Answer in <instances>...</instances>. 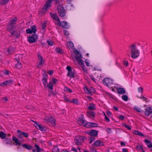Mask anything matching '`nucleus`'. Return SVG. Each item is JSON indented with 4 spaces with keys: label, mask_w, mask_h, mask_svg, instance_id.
I'll list each match as a JSON object with an SVG mask.
<instances>
[{
    "label": "nucleus",
    "mask_w": 152,
    "mask_h": 152,
    "mask_svg": "<svg viewBox=\"0 0 152 152\" xmlns=\"http://www.w3.org/2000/svg\"><path fill=\"white\" fill-rule=\"evenodd\" d=\"M124 126L125 127L129 130H130L131 129V127L129 126L127 124H124Z\"/></svg>",
    "instance_id": "6e6d98bb"
},
{
    "label": "nucleus",
    "mask_w": 152,
    "mask_h": 152,
    "mask_svg": "<svg viewBox=\"0 0 152 152\" xmlns=\"http://www.w3.org/2000/svg\"><path fill=\"white\" fill-rule=\"evenodd\" d=\"M75 142L76 145H80L82 142L81 136H78L75 137Z\"/></svg>",
    "instance_id": "9b49d317"
},
{
    "label": "nucleus",
    "mask_w": 152,
    "mask_h": 152,
    "mask_svg": "<svg viewBox=\"0 0 152 152\" xmlns=\"http://www.w3.org/2000/svg\"><path fill=\"white\" fill-rule=\"evenodd\" d=\"M19 133V134H18V137L20 138V139H22L23 138V135H22V134L21 133Z\"/></svg>",
    "instance_id": "4d7b16f0"
},
{
    "label": "nucleus",
    "mask_w": 152,
    "mask_h": 152,
    "mask_svg": "<svg viewBox=\"0 0 152 152\" xmlns=\"http://www.w3.org/2000/svg\"><path fill=\"white\" fill-rule=\"evenodd\" d=\"M10 0H1L0 1V5H4L7 4Z\"/></svg>",
    "instance_id": "cd10ccee"
},
{
    "label": "nucleus",
    "mask_w": 152,
    "mask_h": 152,
    "mask_svg": "<svg viewBox=\"0 0 152 152\" xmlns=\"http://www.w3.org/2000/svg\"><path fill=\"white\" fill-rule=\"evenodd\" d=\"M26 32L27 34H31L32 32L30 28H28L26 30Z\"/></svg>",
    "instance_id": "603ef678"
},
{
    "label": "nucleus",
    "mask_w": 152,
    "mask_h": 152,
    "mask_svg": "<svg viewBox=\"0 0 152 152\" xmlns=\"http://www.w3.org/2000/svg\"><path fill=\"white\" fill-rule=\"evenodd\" d=\"M66 69L67 70L68 72L67 76L71 78H74V73L72 70V67L69 66H67Z\"/></svg>",
    "instance_id": "423d86ee"
},
{
    "label": "nucleus",
    "mask_w": 152,
    "mask_h": 152,
    "mask_svg": "<svg viewBox=\"0 0 152 152\" xmlns=\"http://www.w3.org/2000/svg\"><path fill=\"white\" fill-rule=\"evenodd\" d=\"M86 133L91 137H96L98 134V131L96 130H92Z\"/></svg>",
    "instance_id": "f8f14e48"
},
{
    "label": "nucleus",
    "mask_w": 152,
    "mask_h": 152,
    "mask_svg": "<svg viewBox=\"0 0 152 152\" xmlns=\"http://www.w3.org/2000/svg\"><path fill=\"white\" fill-rule=\"evenodd\" d=\"M56 50L57 52L60 53H61L62 52V50L60 48H57L56 49Z\"/></svg>",
    "instance_id": "09e8293b"
},
{
    "label": "nucleus",
    "mask_w": 152,
    "mask_h": 152,
    "mask_svg": "<svg viewBox=\"0 0 152 152\" xmlns=\"http://www.w3.org/2000/svg\"><path fill=\"white\" fill-rule=\"evenodd\" d=\"M85 62L86 64V65L87 66H90V63L87 61V59H86L85 61Z\"/></svg>",
    "instance_id": "052dcab7"
},
{
    "label": "nucleus",
    "mask_w": 152,
    "mask_h": 152,
    "mask_svg": "<svg viewBox=\"0 0 152 152\" xmlns=\"http://www.w3.org/2000/svg\"><path fill=\"white\" fill-rule=\"evenodd\" d=\"M82 65V69L83 72L85 73H86L87 72V70L86 69L85 66L84 64L83 65Z\"/></svg>",
    "instance_id": "8fccbe9b"
},
{
    "label": "nucleus",
    "mask_w": 152,
    "mask_h": 152,
    "mask_svg": "<svg viewBox=\"0 0 152 152\" xmlns=\"http://www.w3.org/2000/svg\"><path fill=\"white\" fill-rule=\"evenodd\" d=\"M138 91L139 92H141V93H142L143 91V88L142 87H139L138 88Z\"/></svg>",
    "instance_id": "5fc2aeb1"
},
{
    "label": "nucleus",
    "mask_w": 152,
    "mask_h": 152,
    "mask_svg": "<svg viewBox=\"0 0 152 152\" xmlns=\"http://www.w3.org/2000/svg\"><path fill=\"white\" fill-rule=\"evenodd\" d=\"M49 121L50 122H51V123L53 125H56V123H55V120L52 117H51Z\"/></svg>",
    "instance_id": "58836bf2"
},
{
    "label": "nucleus",
    "mask_w": 152,
    "mask_h": 152,
    "mask_svg": "<svg viewBox=\"0 0 152 152\" xmlns=\"http://www.w3.org/2000/svg\"><path fill=\"white\" fill-rule=\"evenodd\" d=\"M84 91L86 93L88 94H91L92 95V94L90 92V91H89V89L88 88L87 86H85L83 88Z\"/></svg>",
    "instance_id": "c85d7f7f"
},
{
    "label": "nucleus",
    "mask_w": 152,
    "mask_h": 152,
    "mask_svg": "<svg viewBox=\"0 0 152 152\" xmlns=\"http://www.w3.org/2000/svg\"><path fill=\"white\" fill-rule=\"evenodd\" d=\"M129 50L130 51L131 57L134 59L138 57L140 55V51L137 49L136 45L133 44L129 46Z\"/></svg>",
    "instance_id": "f257e3e1"
},
{
    "label": "nucleus",
    "mask_w": 152,
    "mask_h": 152,
    "mask_svg": "<svg viewBox=\"0 0 152 152\" xmlns=\"http://www.w3.org/2000/svg\"><path fill=\"white\" fill-rule=\"evenodd\" d=\"M53 72L52 70H49L48 71V73L50 75H52L53 74Z\"/></svg>",
    "instance_id": "e2e57ef3"
},
{
    "label": "nucleus",
    "mask_w": 152,
    "mask_h": 152,
    "mask_svg": "<svg viewBox=\"0 0 152 152\" xmlns=\"http://www.w3.org/2000/svg\"><path fill=\"white\" fill-rule=\"evenodd\" d=\"M15 28V26L14 25H12L11 24L9 23L7 25V30L10 31V33L12 31H13V29H14Z\"/></svg>",
    "instance_id": "a211bd4d"
},
{
    "label": "nucleus",
    "mask_w": 152,
    "mask_h": 152,
    "mask_svg": "<svg viewBox=\"0 0 152 152\" xmlns=\"http://www.w3.org/2000/svg\"><path fill=\"white\" fill-rule=\"evenodd\" d=\"M38 38V36L36 34H34L32 36L28 37V41L30 43L35 42Z\"/></svg>",
    "instance_id": "39448f33"
},
{
    "label": "nucleus",
    "mask_w": 152,
    "mask_h": 152,
    "mask_svg": "<svg viewBox=\"0 0 152 152\" xmlns=\"http://www.w3.org/2000/svg\"><path fill=\"white\" fill-rule=\"evenodd\" d=\"M64 91H65L67 92H69V93H72V90L69 88H68L67 87L65 86L64 88Z\"/></svg>",
    "instance_id": "4c0bfd02"
},
{
    "label": "nucleus",
    "mask_w": 152,
    "mask_h": 152,
    "mask_svg": "<svg viewBox=\"0 0 152 152\" xmlns=\"http://www.w3.org/2000/svg\"><path fill=\"white\" fill-rule=\"evenodd\" d=\"M34 145L36 148V150L34 149H32V151L33 152H41L42 149L40 148L39 145L36 144H35Z\"/></svg>",
    "instance_id": "6ab92c4d"
},
{
    "label": "nucleus",
    "mask_w": 152,
    "mask_h": 152,
    "mask_svg": "<svg viewBox=\"0 0 152 152\" xmlns=\"http://www.w3.org/2000/svg\"><path fill=\"white\" fill-rule=\"evenodd\" d=\"M134 133L136 135H139L140 136H142L145 137V135H144L143 134L135 130L134 131Z\"/></svg>",
    "instance_id": "2f4dec72"
},
{
    "label": "nucleus",
    "mask_w": 152,
    "mask_h": 152,
    "mask_svg": "<svg viewBox=\"0 0 152 152\" xmlns=\"http://www.w3.org/2000/svg\"><path fill=\"white\" fill-rule=\"evenodd\" d=\"M1 100H5L6 101H8V99L7 97H5L2 98H1Z\"/></svg>",
    "instance_id": "338daca9"
},
{
    "label": "nucleus",
    "mask_w": 152,
    "mask_h": 152,
    "mask_svg": "<svg viewBox=\"0 0 152 152\" xmlns=\"http://www.w3.org/2000/svg\"><path fill=\"white\" fill-rule=\"evenodd\" d=\"M31 29L33 33L35 34L37 30L36 27L35 26H31Z\"/></svg>",
    "instance_id": "f704fd0d"
},
{
    "label": "nucleus",
    "mask_w": 152,
    "mask_h": 152,
    "mask_svg": "<svg viewBox=\"0 0 152 152\" xmlns=\"http://www.w3.org/2000/svg\"><path fill=\"white\" fill-rule=\"evenodd\" d=\"M133 109L138 112H142L141 109L140 108H138L136 106H134L133 107Z\"/></svg>",
    "instance_id": "37998d69"
},
{
    "label": "nucleus",
    "mask_w": 152,
    "mask_h": 152,
    "mask_svg": "<svg viewBox=\"0 0 152 152\" xmlns=\"http://www.w3.org/2000/svg\"><path fill=\"white\" fill-rule=\"evenodd\" d=\"M6 134L3 132H0V137L2 139H5L6 137Z\"/></svg>",
    "instance_id": "e433bc0d"
},
{
    "label": "nucleus",
    "mask_w": 152,
    "mask_h": 152,
    "mask_svg": "<svg viewBox=\"0 0 152 152\" xmlns=\"http://www.w3.org/2000/svg\"><path fill=\"white\" fill-rule=\"evenodd\" d=\"M35 123L36 124V126H35L37 129L40 130L42 131L46 130L47 128L46 127L42 126L41 124H38L37 122H35Z\"/></svg>",
    "instance_id": "ddd939ff"
},
{
    "label": "nucleus",
    "mask_w": 152,
    "mask_h": 152,
    "mask_svg": "<svg viewBox=\"0 0 152 152\" xmlns=\"http://www.w3.org/2000/svg\"><path fill=\"white\" fill-rule=\"evenodd\" d=\"M43 71L45 72V73L43 74V77L42 79V81L44 87H46L48 84L47 80L48 79V76L47 75L45 74L46 72L44 70Z\"/></svg>",
    "instance_id": "1a4fd4ad"
},
{
    "label": "nucleus",
    "mask_w": 152,
    "mask_h": 152,
    "mask_svg": "<svg viewBox=\"0 0 152 152\" xmlns=\"http://www.w3.org/2000/svg\"><path fill=\"white\" fill-rule=\"evenodd\" d=\"M122 99L123 100L127 101L128 100V96L126 95H124L122 96Z\"/></svg>",
    "instance_id": "79ce46f5"
},
{
    "label": "nucleus",
    "mask_w": 152,
    "mask_h": 152,
    "mask_svg": "<svg viewBox=\"0 0 152 152\" xmlns=\"http://www.w3.org/2000/svg\"><path fill=\"white\" fill-rule=\"evenodd\" d=\"M17 21V19L15 17L14 18L10 20V22L9 23L11 24L12 25H15Z\"/></svg>",
    "instance_id": "a878e982"
},
{
    "label": "nucleus",
    "mask_w": 152,
    "mask_h": 152,
    "mask_svg": "<svg viewBox=\"0 0 152 152\" xmlns=\"http://www.w3.org/2000/svg\"><path fill=\"white\" fill-rule=\"evenodd\" d=\"M15 67L18 69H20L22 68L21 64L19 62H18V63L15 64Z\"/></svg>",
    "instance_id": "a19ab883"
},
{
    "label": "nucleus",
    "mask_w": 152,
    "mask_h": 152,
    "mask_svg": "<svg viewBox=\"0 0 152 152\" xmlns=\"http://www.w3.org/2000/svg\"><path fill=\"white\" fill-rule=\"evenodd\" d=\"M6 85H8L11 84L13 82L12 80H8L4 81Z\"/></svg>",
    "instance_id": "a18cd8bd"
},
{
    "label": "nucleus",
    "mask_w": 152,
    "mask_h": 152,
    "mask_svg": "<svg viewBox=\"0 0 152 152\" xmlns=\"http://www.w3.org/2000/svg\"><path fill=\"white\" fill-rule=\"evenodd\" d=\"M12 140L13 141L16 143V144L17 145L20 146L21 145V143L18 142V139L15 137H12Z\"/></svg>",
    "instance_id": "b1692460"
},
{
    "label": "nucleus",
    "mask_w": 152,
    "mask_h": 152,
    "mask_svg": "<svg viewBox=\"0 0 152 152\" xmlns=\"http://www.w3.org/2000/svg\"><path fill=\"white\" fill-rule=\"evenodd\" d=\"M55 0H48L44 4L42 9V12H45L46 11L47 9L51 6V4L52 1H55Z\"/></svg>",
    "instance_id": "20e7f679"
},
{
    "label": "nucleus",
    "mask_w": 152,
    "mask_h": 152,
    "mask_svg": "<svg viewBox=\"0 0 152 152\" xmlns=\"http://www.w3.org/2000/svg\"><path fill=\"white\" fill-rule=\"evenodd\" d=\"M83 118H82L81 119H79L78 121L79 124L80 125L88 127V122H87L86 120H84Z\"/></svg>",
    "instance_id": "9d476101"
},
{
    "label": "nucleus",
    "mask_w": 152,
    "mask_h": 152,
    "mask_svg": "<svg viewBox=\"0 0 152 152\" xmlns=\"http://www.w3.org/2000/svg\"><path fill=\"white\" fill-rule=\"evenodd\" d=\"M136 148L138 149H142L143 148L141 145H138L136 147Z\"/></svg>",
    "instance_id": "680f3d73"
},
{
    "label": "nucleus",
    "mask_w": 152,
    "mask_h": 152,
    "mask_svg": "<svg viewBox=\"0 0 152 152\" xmlns=\"http://www.w3.org/2000/svg\"><path fill=\"white\" fill-rule=\"evenodd\" d=\"M88 126H90L91 127H95L98 126V124L96 123L88 122Z\"/></svg>",
    "instance_id": "473e14b6"
},
{
    "label": "nucleus",
    "mask_w": 152,
    "mask_h": 152,
    "mask_svg": "<svg viewBox=\"0 0 152 152\" xmlns=\"http://www.w3.org/2000/svg\"><path fill=\"white\" fill-rule=\"evenodd\" d=\"M144 142H145V143H149V144H150V143H151V142L150 141H149L148 140V139H145V140H144Z\"/></svg>",
    "instance_id": "bf43d9fd"
},
{
    "label": "nucleus",
    "mask_w": 152,
    "mask_h": 152,
    "mask_svg": "<svg viewBox=\"0 0 152 152\" xmlns=\"http://www.w3.org/2000/svg\"><path fill=\"white\" fill-rule=\"evenodd\" d=\"M103 145V143L102 141L99 140H97L94 142L92 145V146L93 147L95 148L96 147L102 146Z\"/></svg>",
    "instance_id": "dca6fc26"
},
{
    "label": "nucleus",
    "mask_w": 152,
    "mask_h": 152,
    "mask_svg": "<svg viewBox=\"0 0 152 152\" xmlns=\"http://www.w3.org/2000/svg\"><path fill=\"white\" fill-rule=\"evenodd\" d=\"M52 81L54 83L56 84V82L57 81V80L55 79V78H52Z\"/></svg>",
    "instance_id": "0e129e2a"
},
{
    "label": "nucleus",
    "mask_w": 152,
    "mask_h": 152,
    "mask_svg": "<svg viewBox=\"0 0 152 152\" xmlns=\"http://www.w3.org/2000/svg\"><path fill=\"white\" fill-rule=\"evenodd\" d=\"M50 14L51 17L54 20L56 21V22H55L56 23H58V22H60V20L56 14H52L51 12L50 13Z\"/></svg>",
    "instance_id": "2eb2a0df"
},
{
    "label": "nucleus",
    "mask_w": 152,
    "mask_h": 152,
    "mask_svg": "<svg viewBox=\"0 0 152 152\" xmlns=\"http://www.w3.org/2000/svg\"><path fill=\"white\" fill-rule=\"evenodd\" d=\"M7 144H11V139H5L4 141Z\"/></svg>",
    "instance_id": "de8ad7c7"
},
{
    "label": "nucleus",
    "mask_w": 152,
    "mask_h": 152,
    "mask_svg": "<svg viewBox=\"0 0 152 152\" xmlns=\"http://www.w3.org/2000/svg\"><path fill=\"white\" fill-rule=\"evenodd\" d=\"M70 102L71 103H75L77 104H79L78 100L77 99H74L72 100Z\"/></svg>",
    "instance_id": "c03bdc74"
},
{
    "label": "nucleus",
    "mask_w": 152,
    "mask_h": 152,
    "mask_svg": "<svg viewBox=\"0 0 152 152\" xmlns=\"http://www.w3.org/2000/svg\"><path fill=\"white\" fill-rule=\"evenodd\" d=\"M117 92L118 94H124L126 93L125 89L122 88H118Z\"/></svg>",
    "instance_id": "412c9836"
},
{
    "label": "nucleus",
    "mask_w": 152,
    "mask_h": 152,
    "mask_svg": "<svg viewBox=\"0 0 152 152\" xmlns=\"http://www.w3.org/2000/svg\"><path fill=\"white\" fill-rule=\"evenodd\" d=\"M12 35L15 36L16 38H18L20 36V34L19 32H18L17 31L14 30L13 31L11 32Z\"/></svg>",
    "instance_id": "aec40b11"
},
{
    "label": "nucleus",
    "mask_w": 152,
    "mask_h": 152,
    "mask_svg": "<svg viewBox=\"0 0 152 152\" xmlns=\"http://www.w3.org/2000/svg\"><path fill=\"white\" fill-rule=\"evenodd\" d=\"M38 57L39 62L38 63V65L37 66V67L38 68H39L42 67L44 63V61L43 57L40 55H38Z\"/></svg>",
    "instance_id": "0eeeda50"
},
{
    "label": "nucleus",
    "mask_w": 152,
    "mask_h": 152,
    "mask_svg": "<svg viewBox=\"0 0 152 152\" xmlns=\"http://www.w3.org/2000/svg\"><path fill=\"white\" fill-rule=\"evenodd\" d=\"M56 150H57V151H58V148L57 147H54L52 150V151L53 152H55V151Z\"/></svg>",
    "instance_id": "13d9d810"
},
{
    "label": "nucleus",
    "mask_w": 152,
    "mask_h": 152,
    "mask_svg": "<svg viewBox=\"0 0 152 152\" xmlns=\"http://www.w3.org/2000/svg\"><path fill=\"white\" fill-rule=\"evenodd\" d=\"M22 146L23 148H26L28 149H31L32 148V147L30 145H26V144H23L22 145Z\"/></svg>",
    "instance_id": "7c9ffc66"
},
{
    "label": "nucleus",
    "mask_w": 152,
    "mask_h": 152,
    "mask_svg": "<svg viewBox=\"0 0 152 152\" xmlns=\"http://www.w3.org/2000/svg\"><path fill=\"white\" fill-rule=\"evenodd\" d=\"M57 11L59 16L62 17H64L66 15V11L63 6L58 4L57 7Z\"/></svg>",
    "instance_id": "7ed1b4c3"
},
{
    "label": "nucleus",
    "mask_w": 152,
    "mask_h": 152,
    "mask_svg": "<svg viewBox=\"0 0 152 152\" xmlns=\"http://www.w3.org/2000/svg\"><path fill=\"white\" fill-rule=\"evenodd\" d=\"M71 151H73L74 152H77L76 149L73 147L72 148Z\"/></svg>",
    "instance_id": "774afa93"
},
{
    "label": "nucleus",
    "mask_w": 152,
    "mask_h": 152,
    "mask_svg": "<svg viewBox=\"0 0 152 152\" xmlns=\"http://www.w3.org/2000/svg\"><path fill=\"white\" fill-rule=\"evenodd\" d=\"M88 109L91 110H94L96 109L95 105L93 103L91 104L88 107Z\"/></svg>",
    "instance_id": "c756f323"
},
{
    "label": "nucleus",
    "mask_w": 152,
    "mask_h": 152,
    "mask_svg": "<svg viewBox=\"0 0 152 152\" xmlns=\"http://www.w3.org/2000/svg\"><path fill=\"white\" fill-rule=\"evenodd\" d=\"M67 45L69 48H72L74 46L73 43L71 42H68L67 44Z\"/></svg>",
    "instance_id": "ea45409f"
},
{
    "label": "nucleus",
    "mask_w": 152,
    "mask_h": 152,
    "mask_svg": "<svg viewBox=\"0 0 152 152\" xmlns=\"http://www.w3.org/2000/svg\"><path fill=\"white\" fill-rule=\"evenodd\" d=\"M46 87L49 88V91L50 92H52L53 90V85L51 82H50L48 84H47Z\"/></svg>",
    "instance_id": "5701e85b"
},
{
    "label": "nucleus",
    "mask_w": 152,
    "mask_h": 152,
    "mask_svg": "<svg viewBox=\"0 0 152 152\" xmlns=\"http://www.w3.org/2000/svg\"><path fill=\"white\" fill-rule=\"evenodd\" d=\"M94 137H90L89 138V140L90 141V143H91L93 141L95 140V138Z\"/></svg>",
    "instance_id": "49530a36"
},
{
    "label": "nucleus",
    "mask_w": 152,
    "mask_h": 152,
    "mask_svg": "<svg viewBox=\"0 0 152 152\" xmlns=\"http://www.w3.org/2000/svg\"><path fill=\"white\" fill-rule=\"evenodd\" d=\"M47 42L49 45L50 46H52L53 45V42L51 40H47Z\"/></svg>",
    "instance_id": "864d4df0"
},
{
    "label": "nucleus",
    "mask_w": 152,
    "mask_h": 152,
    "mask_svg": "<svg viewBox=\"0 0 152 152\" xmlns=\"http://www.w3.org/2000/svg\"><path fill=\"white\" fill-rule=\"evenodd\" d=\"M17 132L18 133H21L22 134V135L25 137H28V135L27 133L21 131L20 130H17Z\"/></svg>",
    "instance_id": "c9c22d12"
},
{
    "label": "nucleus",
    "mask_w": 152,
    "mask_h": 152,
    "mask_svg": "<svg viewBox=\"0 0 152 152\" xmlns=\"http://www.w3.org/2000/svg\"><path fill=\"white\" fill-rule=\"evenodd\" d=\"M75 54V58L79 64L83 65V61L81 59L82 57L81 55L80 52L77 50H75L74 51Z\"/></svg>",
    "instance_id": "f03ea898"
},
{
    "label": "nucleus",
    "mask_w": 152,
    "mask_h": 152,
    "mask_svg": "<svg viewBox=\"0 0 152 152\" xmlns=\"http://www.w3.org/2000/svg\"><path fill=\"white\" fill-rule=\"evenodd\" d=\"M105 119L107 122H109L110 121L109 119L106 115L105 116Z\"/></svg>",
    "instance_id": "69168bd1"
},
{
    "label": "nucleus",
    "mask_w": 152,
    "mask_h": 152,
    "mask_svg": "<svg viewBox=\"0 0 152 152\" xmlns=\"http://www.w3.org/2000/svg\"><path fill=\"white\" fill-rule=\"evenodd\" d=\"M87 115L89 117H93L95 116V113L92 111H89L87 112Z\"/></svg>",
    "instance_id": "393cba45"
},
{
    "label": "nucleus",
    "mask_w": 152,
    "mask_h": 152,
    "mask_svg": "<svg viewBox=\"0 0 152 152\" xmlns=\"http://www.w3.org/2000/svg\"><path fill=\"white\" fill-rule=\"evenodd\" d=\"M144 113L146 116H149L152 114V109L150 107H147L145 110Z\"/></svg>",
    "instance_id": "4468645a"
},
{
    "label": "nucleus",
    "mask_w": 152,
    "mask_h": 152,
    "mask_svg": "<svg viewBox=\"0 0 152 152\" xmlns=\"http://www.w3.org/2000/svg\"><path fill=\"white\" fill-rule=\"evenodd\" d=\"M15 59L18 61V62H19L20 60L21 59V55L18 54L16 55Z\"/></svg>",
    "instance_id": "72a5a7b5"
},
{
    "label": "nucleus",
    "mask_w": 152,
    "mask_h": 152,
    "mask_svg": "<svg viewBox=\"0 0 152 152\" xmlns=\"http://www.w3.org/2000/svg\"><path fill=\"white\" fill-rule=\"evenodd\" d=\"M10 0H1L0 1V5H4L7 4Z\"/></svg>",
    "instance_id": "bb28decb"
},
{
    "label": "nucleus",
    "mask_w": 152,
    "mask_h": 152,
    "mask_svg": "<svg viewBox=\"0 0 152 152\" xmlns=\"http://www.w3.org/2000/svg\"><path fill=\"white\" fill-rule=\"evenodd\" d=\"M46 23L45 21L42 24V28L43 29H45L46 26Z\"/></svg>",
    "instance_id": "3c124183"
},
{
    "label": "nucleus",
    "mask_w": 152,
    "mask_h": 152,
    "mask_svg": "<svg viewBox=\"0 0 152 152\" xmlns=\"http://www.w3.org/2000/svg\"><path fill=\"white\" fill-rule=\"evenodd\" d=\"M56 24L58 26H61L62 28H68V26L67 25V23L65 21H62L61 22H58V23H56Z\"/></svg>",
    "instance_id": "6e6552de"
},
{
    "label": "nucleus",
    "mask_w": 152,
    "mask_h": 152,
    "mask_svg": "<svg viewBox=\"0 0 152 152\" xmlns=\"http://www.w3.org/2000/svg\"><path fill=\"white\" fill-rule=\"evenodd\" d=\"M111 80L108 78H105L103 80V84L105 85L109 86H110Z\"/></svg>",
    "instance_id": "f3484780"
},
{
    "label": "nucleus",
    "mask_w": 152,
    "mask_h": 152,
    "mask_svg": "<svg viewBox=\"0 0 152 152\" xmlns=\"http://www.w3.org/2000/svg\"><path fill=\"white\" fill-rule=\"evenodd\" d=\"M15 50V49L13 47H10L8 48L6 52L8 53L9 54H11Z\"/></svg>",
    "instance_id": "4be33fe9"
}]
</instances>
